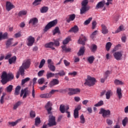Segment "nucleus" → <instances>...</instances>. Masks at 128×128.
Segmentation results:
<instances>
[{"instance_id":"052dcab7","label":"nucleus","mask_w":128,"mask_h":128,"mask_svg":"<svg viewBox=\"0 0 128 128\" xmlns=\"http://www.w3.org/2000/svg\"><path fill=\"white\" fill-rule=\"evenodd\" d=\"M106 124L108 125V126H112V120H111L110 118H108L106 120Z\"/></svg>"},{"instance_id":"774afa93","label":"nucleus","mask_w":128,"mask_h":128,"mask_svg":"<svg viewBox=\"0 0 128 128\" xmlns=\"http://www.w3.org/2000/svg\"><path fill=\"white\" fill-rule=\"evenodd\" d=\"M12 54L10 53H8L6 56L5 57V60H10V58L11 56H12Z\"/></svg>"},{"instance_id":"c756f323","label":"nucleus","mask_w":128,"mask_h":128,"mask_svg":"<svg viewBox=\"0 0 128 128\" xmlns=\"http://www.w3.org/2000/svg\"><path fill=\"white\" fill-rule=\"evenodd\" d=\"M12 40H14V38H12L8 39V40H7V42H6V48H10V44H12Z\"/></svg>"},{"instance_id":"b1692460","label":"nucleus","mask_w":128,"mask_h":128,"mask_svg":"<svg viewBox=\"0 0 128 128\" xmlns=\"http://www.w3.org/2000/svg\"><path fill=\"white\" fill-rule=\"evenodd\" d=\"M116 94L118 96V98L120 99L122 98V88H118L116 89Z\"/></svg>"},{"instance_id":"49530a36","label":"nucleus","mask_w":128,"mask_h":128,"mask_svg":"<svg viewBox=\"0 0 128 128\" xmlns=\"http://www.w3.org/2000/svg\"><path fill=\"white\" fill-rule=\"evenodd\" d=\"M54 44V42H50L46 44L44 46L45 48H50L52 46H53Z\"/></svg>"},{"instance_id":"9d476101","label":"nucleus","mask_w":128,"mask_h":128,"mask_svg":"<svg viewBox=\"0 0 128 128\" xmlns=\"http://www.w3.org/2000/svg\"><path fill=\"white\" fill-rule=\"evenodd\" d=\"M47 62L48 64V68L49 70H51V72H55L56 71V66H54V62L51 59H48L47 60Z\"/></svg>"},{"instance_id":"de8ad7c7","label":"nucleus","mask_w":128,"mask_h":128,"mask_svg":"<svg viewBox=\"0 0 128 128\" xmlns=\"http://www.w3.org/2000/svg\"><path fill=\"white\" fill-rule=\"evenodd\" d=\"M104 106L103 100L99 101L97 104L94 105V106L98 107V106Z\"/></svg>"},{"instance_id":"09e8293b","label":"nucleus","mask_w":128,"mask_h":128,"mask_svg":"<svg viewBox=\"0 0 128 128\" xmlns=\"http://www.w3.org/2000/svg\"><path fill=\"white\" fill-rule=\"evenodd\" d=\"M44 64H46V60H44V59H42L40 62L39 68H42L44 66Z\"/></svg>"},{"instance_id":"4468645a","label":"nucleus","mask_w":128,"mask_h":128,"mask_svg":"<svg viewBox=\"0 0 128 128\" xmlns=\"http://www.w3.org/2000/svg\"><path fill=\"white\" fill-rule=\"evenodd\" d=\"M38 22V19L36 18H34L30 20L28 23L34 26H36Z\"/></svg>"},{"instance_id":"58836bf2","label":"nucleus","mask_w":128,"mask_h":128,"mask_svg":"<svg viewBox=\"0 0 128 128\" xmlns=\"http://www.w3.org/2000/svg\"><path fill=\"white\" fill-rule=\"evenodd\" d=\"M20 86H18L15 89L14 94L15 96H18L20 94Z\"/></svg>"},{"instance_id":"c9c22d12","label":"nucleus","mask_w":128,"mask_h":128,"mask_svg":"<svg viewBox=\"0 0 128 128\" xmlns=\"http://www.w3.org/2000/svg\"><path fill=\"white\" fill-rule=\"evenodd\" d=\"M26 14H28V12L26 10H22L18 13V16H26Z\"/></svg>"},{"instance_id":"39448f33","label":"nucleus","mask_w":128,"mask_h":128,"mask_svg":"<svg viewBox=\"0 0 128 128\" xmlns=\"http://www.w3.org/2000/svg\"><path fill=\"white\" fill-rule=\"evenodd\" d=\"M99 114H102L104 118H110V110H106L104 108H102L100 109Z\"/></svg>"},{"instance_id":"473e14b6","label":"nucleus","mask_w":128,"mask_h":128,"mask_svg":"<svg viewBox=\"0 0 128 128\" xmlns=\"http://www.w3.org/2000/svg\"><path fill=\"white\" fill-rule=\"evenodd\" d=\"M16 56H14L8 59V62L10 64H14V62H16Z\"/></svg>"},{"instance_id":"bb28decb","label":"nucleus","mask_w":128,"mask_h":128,"mask_svg":"<svg viewBox=\"0 0 128 128\" xmlns=\"http://www.w3.org/2000/svg\"><path fill=\"white\" fill-rule=\"evenodd\" d=\"M41 98H50V96L49 93H45L40 95Z\"/></svg>"},{"instance_id":"7ed1b4c3","label":"nucleus","mask_w":128,"mask_h":128,"mask_svg":"<svg viewBox=\"0 0 128 128\" xmlns=\"http://www.w3.org/2000/svg\"><path fill=\"white\" fill-rule=\"evenodd\" d=\"M88 4V0H84L82 2V8L80 9V14H86L88 10H90V6H86Z\"/></svg>"},{"instance_id":"69168bd1","label":"nucleus","mask_w":128,"mask_h":128,"mask_svg":"<svg viewBox=\"0 0 128 128\" xmlns=\"http://www.w3.org/2000/svg\"><path fill=\"white\" fill-rule=\"evenodd\" d=\"M96 26V22L94 20L92 22V30H94Z\"/></svg>"},{"instance_id":"864d4df0","label":"nucleus","mask_w":128,"mask_h":128,"mask_svg":"<svg viewBox=\"0 0 128 128\" xmlns=\"http://www.w3.org/2000/svg\"><path fill=\"white\" fill-rule=\"evenodd\" d=\"M60 33V28L58 27H56L55 29L53 30V34L54 36L56 34Z\"/></svg>"},{"instance_id":"0e129e2a","label":"nucleus","mask_w":128,"mask_h":128,"mask_svg":"<svg viewBox=\"0 0 128 128\" xmlns=\"http://www.w3.org/2000/svg\"><path fill=\"white\" fill-rule=\"evenodd\" d=\"M96 32H98V30H95L91 34L90 36V38H92V40H94V36H96Z\"/></svg>"},{"instance_id":"dca6fc26","label":"nucleus","mask_w":128,"mask_h":128,"mask_svg":"<svg viewBox=\"0 0 128 128\" xmlns=\"http://www.w3.org/2000/svg\"><path fill=\"white\" fill-rule=\"evenodd\" d=\"M69 109L70 107L68 106H65L64 105L62 104L60 106V110L62 114H64V112H66V110H68Z\"/></svg>"},{"instance_id":"3c124183","label":"nucleus","mask_w":128,"mask_h":128,"mask_svg":"<svg viewBox=\"0 0 128 128\" xmlns=\"http://www.w3.org/2000/svg\"><path fill=\"white\" fill-rule=\"evenodd\" d=\"M30 80V78H26L22 80V85L24 86V84H26V82H28V80Z\"/></svg>"},{"instance_id":"72a5a7b5","label":"nucleus","mask_w":128,"mask_h":128,"mask_svg":"<svg viewBox=\"0 0 128 128\" xmlns=\"http://www.w3.org/2000/svg\"><path fill=\"white\" fill-rule=\"evenodd\" d=\"M62 48L63 50V52H70L71 50L70 48H66V46L64 45L62 46Z\"/></svg>"},{"instance_id":"1a4fd4ad","label":"nucleus","mask_w":128,"mask_h":128,"mask_svg":"<svg viewBox=\"0 0 128 128\" xmlns=\"http://www.w3.org/2000/svg\"><path fill=\"white\" fill-rule=\"evenodd\" d=\"M28 94H30V90H28V88H26L21 90L20 96H23V98H26V96H28Z\"/></svg>"},{"instance_id":"a878e982","label":"nucleus","mask_w":128,"mask_h":128,"mask_svg":"<svg viewBox=\"0 0 128 128\" xmlns=\"http://www.w3.org/2000/svg\"><path fill=\"white\" fill-rule=\"evenodd\" d=\"M106 100H110V96H112V92L110 90H108L106 93Z\"/></svg>"},{"instance_id":"c85d7f7f","label":"nucleus","mask_w":128,"mask_h":128,"mask_svg":"<svg viewBox=\"0 0 128 128\" xmlns=\"http://www.w3.org/2000/svg\"><path fill=\"white\" fill-rule=\"evenodd\" d=\"M55 75H56V74H54V73H52V72H48L46 74V78H47V80H49V78H54V76Z\"/></svg>"},{"instance_id":"0eeeda50","label":"nucleus","mask_w":128,"mask_h":128,"mask_svg":"<svg viewBox=\"0 0 128 128\" xmlns=\"http://www.w3.org/2000/svg\"><path fill=\"white\" fill-rule=\"evenodd\" d=\"M48 126H56V117L54 116H49Z\"/></svg>"},{"instance_id":"ddd939ff","label":"nucleus","mask_w":128,"mask_h":128,"mask_svg":"<svg viewBox=\"0 0 128 128\" xmlns=\"http://www.w3.org/2000/svg\"><path fill=\"white\" fill-rule=\"evenodd\" d=\"M52 102H50V101L48 102L45 106V108L48 111V114H52Z\"/></svg>"},{"instance_id":"4c0bfd02","label":"nucleus","mask_w":128,"mask_h":128,"mask_svg":"<svg viewBox=\"0 0 128 128\" xmlns=\"http://www.w3.org/2000/svg\"><path fill=\"white\" fill-rule=\"evenodd\" d=\"M112 44L110 42H108L106 43V48L107 52H108L110 50V48H112Z\"/></svg>"},{"instance_id":"2eb2a0df","label":"nucleus","mask_w":128,"mask_h":128,"mask_svg":"<svg viewBox=\"0 0 128 128\" xmlns=\"http://www.w3.org/2000/svg\"><path fill=\"white\" fill-rule=\"evenodd\" d=\"M14 8L15 6L10 2H6V10H8V12L12 10V8Z\"/></svg>"},{"instance_id":"79ce46f5","label":"nucleus","mask_w":128,"mask_h":128,"mask_svg":"<svg viewBox=\"0 0 128 128\" xmlns=\"http://www.w3.org/2000/svg\"><path fill=\"white\" fill-rule=\"evenodd\" d=\"M80 124H84L86 122V118H84V114H82L80 117Z\"/></svg>"},{"instance_id":"5701e85b","label":"nucleus","mask_w":128,"mask_h":128,"mask_svg":"<svg viewBox=\"0 0 128 128\" xmlns=\"http://www.w3.org/2000/svg\"><path fill=\"white\" fill-rule=\"evenodd\" d=\"M86 49L84 48V46H82L80 48L79 52L78 53V56H84V52Z\"/></svg>"},{"instance_id":"603ef678","label":"nucleus","mask_w":128,"mask_h":128,"mask_svg":"<svg viewBox=\"0 0 128 128\" xmlns=\"http://www.w3.org/2000/svg\"><path fill=\"white\" fill-rule=\"evenodd\" d=\"M58 92V90H52L51 91L49 92V94L50 96V97L51 98L52 94H54L55 92Z\"/></svg>"},{"instance_id":"7c9ffc66","label":"nucleus","mask_w":128,"mask_h":128,"mask_svg":"<svg viewBox=\"0 0 128 128\" xmlns=\"http://www.w3.org/2000/svg\"><path fill=\"white\" fill-rule=\"evenodd\" d=\"M114 83L116 86H123V84H124V82L118 80H116L114 81Z\"/></svg>"},{"instance_id":"4be33fe9","label":"nucleus","mask_w":128,"mask_h":128,"mask_svg":"<svg viewBox=\"0 0 128 128\" xmlns=\"http://www.w3.org/2000/svg\"><path fill=\"white\" fill-rule=\"evenodd\" d=\"M78 32V27L77 26H74L69 30V32H74V34H76V32Z\"/></svg>"},{"instance_id":"9b49d317","label":"nucleus","mask_w":128,"mask_h":128,"mask_svg":"<svg viewBox=\"0 0 128 128\" xmlns=\"http://www.w3.org/2000/svg\"><path fill=\"white\" fill-rule=\"evenodd\" d=\"M113 56L116 60H120L122 58V52H116L113 54Z\"/></svg>"},{"instance_id":"f257e3e1","label":"nucleus","mask_w":128,"mask_h":128,"mask_svg":"<svg viewBox=\"0 0 128 128\" xmlns=\"http://www.w3.org/2000/svg\"><path fill=\"white\" fill-rule=\"evenodd\" d=\"M30 61L28 60H24L22 66L20 68L19 72H18L16 75V78H20V74L24 76V70H26L30 68Z\"/></svg>"},{"instance_id":"4d7b16f0","label":"nucleus","mask_w":128,"mask_h":128,"mask_svg":"<svg viewBox=\"0 0 128 128\" xmlns=\"http://www.w3.org/2000/svg\"><path fill=\"white\" fill-rule=\"evenodd\" d=\"M110 74H112V72L109 70H107L106 72H105L104 74V76L105 77V78H108V76H110Z\"/></svg>"},{"instance_id":"338daca9","label":"nucleus","mask_w":128,"mask_h":128,"mask_svg":"<svg viewBox=\"0 0 128 128\" xmlns=\"http://www.w3.org/2000/svg\"><path fill=\"white\" fill-rule=\"evenodd\" d=\"M44 70H40L38 72V76H42L44 75Z\"/></svg>"},{"instance_id":"a18cd8bd","label":"nucleus","mask_w":128,"mask_h":128,"mask_svg":"<svg viewBox=\"0 0 128 128\" xmlns=\"http://www.w3.org/2000/svg\"><path fill=\"white\" fill-rule=\"evenodd\" d=\"M55 74L60 76H66V72L64 70H62L60 72Z\"/></svg>"},{"instance_id":"cd10ccee","label":"nucleus","mask_w":128,"mask_h":128,"mask_svg":"<svg viewBox=\"0 0 128 128\" xmlns=\"http://www.w3.org/2000/svg\"><path fill=\"white\" fill-rule=\"evenodd\" d=\"M6 38H8L7 32H5L4 34L2 32L0 33V40H6Z\"/></svg>"},{"instance_id":"e2e57ef3","label":"nucleus","mask_w":128,"mask_h":128,"mask_svg":"<svg viewBox=\"0 0 128 128\" xmlns=\"http://www.w3.org/2000/svg\"><path fill=\"white\" fill-rule=\"evenodd\" d=\"M44 82V78H41L38 80V84H42Z\"/></svg>"},{"instance_id":"bf43d9fd","label":"nucleus","mask_w":128,"mask_h":128,"mask_svg":"<svg viewBox=\"0 0 128 128\" xmlns=\"http://www.w3.org/2000/svg\"><path fill=\"white\" fill-rule=\"evenodd\" d=\"M30 116L34 118H36V112L34 111L31 110L30 112Z\"/></svg>"},{"instance_id":"c03bdc74","label":"nucleus","mask_w":128,"mask_h":128,"mask_svg":"<svg viewBox=\"0 0 128 128\" xmlns=\"http://www.w3.org/2000/svg\"><path fill=\"white\" fill-rule=\"evenodd\" d=\"M20 104H22V102L20 101H18V102H16L14 106V110H16V108H18L19 106H20Z\"/></svg>"},{"instance_id":"ea45409f","label":"nucleus","mask_w":128,"mask_h":128,"mask_svg":"<svg viewBox=\"0 0 128 128\" xmlns=\"http://www.w3.org/2000/svg\"><path fill=\"white\" fill-rule=\"evenodd\" d=\"M92 20V18H89L87 20H85L84 22V26H88V24H90Z\"/></svg>"},{"instance_id":"6e6552de","label":"nucleus","mask_w":128,"mask_h":128,"mask_svg":"<svg viewBox=\"0 0 128 128\" xmlns=\"http://www.w3.org/2000/svg\"><path fill=\"white\" fill-rule=\"evenodd\" d=\"M68 94L70 96H72V94H80V90L79 88H69L68 89Z\"/></svg>"},{"instance_id":"f03ea898","label":"nucleus","mask_w":128,"mask_h":128,"mask_svg":"<svg viewBox=\"0 0 128 128\" xmlns=\"http://www.w3.org/2000/svg\"><path fill=\"white\" fill-rule=\"evenodd\" d=\"M1 82L3 84H6L10 80H12L14 78V74L11 73L6 74V72H4L2 74L1 76Z\"/></svg>"},{"instance_id":"aec40b11","label":"nucleus","mask_w":128,"mask_h":128,"mask_svg":"<svg viewBox=\"0 0 128 128\" xmlns=\"http://www.w3.org/2000/svg\"><path fill=\"white\" fill-rule=\"evenodd\" d=\"M74 18H76V14H72L68 16V18H66V22L68 23L70 22H72L74 20Z\"/></svg>"},{"instance_id":"f3484780","label":"nucleus","mask_w":128,"mask_h":128,"mask_svg":"<svg viewBox=\"0 0 128 128\" xmlns=\"http://www.w3.org/2000/svg\"><path fill=\"white\" fill-rule=\"evenodd\" d=\"M104 4H106V1L103 0L102 1L100 2L97 4L96 6V10H98V8H102L104 6Z\"/></svg>"},{"instance_id":"e433bc0d","label":"nucleus","mask_w":128,"mask_h":128,"mask_svg":"<svg viewBox=\"0 0 128 128\" xmlns=\"http://www.w3.org/2000/svg\"><path fill=\"white\" fill-rule=\"evenodd\" d=\"M122 30H124V26H120L114 32H112V34H118V32H122Z\"/></svg>"},{"instance_id":"13d9d810","label":"nucleus","mask_w":128,"mask_h":128,"mask_svg":"<svg viewBox=\"0 0 128 128\" xmlns=\"http://www.w3.org/2000/svg\"><path fill=\"white\" fill-rule=\"evenodd\" d=\"M6 93H3L2 94V96L0 100V104H4V96L6 95Z\"/></svg>"},{"instance_id":"a211bd4d","label":"nucleus","mask_w":128,"mask_h":128,"mask_svg":"<svg viewBox=\"0 0 128 128\" xmlns=\"http://www.w3.org/2000/svg\"><path fill=\"white\" fill-rule=\"evenodd\" d=\"M60 84V81L58 79H53L51 82L49 83V86L50 88H52V86H56V84Z\"/></svg>"},{"instance_id":"6e6d98bb","label":"nucleus","mask_w":128,"mask_h":128,"mask_svg":"<svg viewBox=\"0 0 128 128\" xmlns=\"http://www.w3.org/2000/svg\"><path fill=\"white\" fill-rule=\"evenodd\" d=\"M74 118H78V111H76L74 110Z\"/></svg>"},{"instance_id":"2f4dec72","label":"nucleus","mask_w":128,"mask_h":128,"mask_svg":"<svg viewBox=\"0 0 128 128\" xmlns=\"http://www.w3.org/2000/svg\"><path fill=\"white\" fill-rule=\"evenodd\" d=\"M48 6H43L40 10L42 14H46V12H48Z\"/></svg>"},{"instance_id":"5fc2aeb1","label":"nucleus","mask_w":128,"mask_h":128,"mask_svg":"<svg viewBox=\"0 0 128 128\" xmlns=\"http://www.w3.org/2000/svg\"><path fill=\"white\" fill-rule=\"evenodd\" d=\"M97 48H98V47L96 46V45L93 44V45H92V46L91 47V50L93 52H96V50Z\"/></svg>"},{"instance_id":"f704fd0d","label":"nucleus","mask_w":128,"mask_h":128,"mask_svg":"<svg viewBox=\"0 0 128 128\" xmlns=\"http://www.w3.org/2000/svg\"><path fill=\"white\" fill-rule=\"evenodd\" d=\"M87 60L89 62V64H92L94 62V56H92L88 57L87 58Z\"/></svg>"},{"instance_id":"37998d69","label":"nucleus","mask_w":128,"mask_h":128,"mask_svg":"<svg viewBox=\"0 0 128 128\" xmlns=\"http://www.w3.org/2000/svg\"><path fill=\"white\" fill-rule=\"evenodd\" d=\"M14 86L12 85H9L6 88V90L7 92H12Z\"/></svg>"},{"instance_id":"423d86ee","label":"nucleus","mask_w":128,"mask_h":128,"mask_svg":"<svg viewBox=\"0 0 128 128\" xmlns=\"http://www.w3.org/2000/svg\"><path fill=\"white\" fill-rule=\"evenodd\" d=\"M58 24V20H55L48 22L44 28V32H48L50 28H52L53 26H54Z\"/></svg>"},{"instance_id":"8fccbe9b","label":"nucleus","mask_w":128,"mask_h":128,"mask_svg":"<svg viewBox=\"0 0 128 128\" xmlns=\"http://www.w3.org/2000/svg\"><path fill=\"white\" fill-rule=\"evenodd\" d=\"M70 37H68L66 38L64 41L62 42L63 44H66L70 42Z\"/></svg>"},{"instance_id":"6ab92c4d","label":"nucleus","mask_w":128,"mask_h":128,"mask_svg":"<svg viewBox=\"0 0 128 128\" xmlns=\"http://www.w3.org/2000/svg\"><path fill=\"white\" fill-rule=\"evenodd\" d=\"M86 40H88V39L86 38V36H82L79 39L78 42L80 44H84Z\"/></svg>"},{"instance_id":"393cba45","label":"nucleus","mask_w":128,"mask_h":128,"mask_svg":"<svg viewBox=\"0 0 128 128\" xmlns=\"http://www.w3.org/2000/svg\"><path fill=\"white\" fill-rule=\"evenodd\" d=\"M20 122V119H18L15 122H8V126H14L16 124H18Z\"/></svg>"},{"instance_id":"a19ab883","label":"nucleus","mask_w":128,"mask_h":128,"mask_svg":"<svg viewBox=\"0 0 128 128\" xmlns=\"http://www.w3.org/2000/svg\"><path fill=\"white\" fill-rule=\"evenodd\" d=\"M40 124V118L37 117L35 118V126H38Z\"/></svg>"},{"instance_id":"680f3d73","label":"nucleus","mask_w":128,"mask_h":128,"mask_svg":"<svg viewBox=\"0 0 128 128\" xmlns=\"http://www.w3.org/2000/svg\"><path fill=\"white\" fill-rule=\"evenodd\" d=\"M126 122H128V118H125L122 121V124L124 126H126Z\"/></svg>"},{"instance_id":"20e7f679","label":"nucleus","mask_w":128,"mask_h":128,"mask_svg":"<svg viewBox=\"0 0 128 128\" xmlns=\"http://www.w3.org/2000/svg\"><path fill=\"white\" fill-rule=\"evenodd\" d=\"M96 82V80L94 78L88 76L87 79L86 80V82L84 84H86L89 86H94V84Z\"/></svg>"},{"instance_id":"f8f14e48","label":"nucleus","mask_w":128,"mask_h":128,"mask_svg":"<svg viewBox=\"0 0 128 128\" xmlns=\"http://www.w3.org/2000/svg\"><path fill=\"white\" fill-rule=\"evenodd\" d=\"M34 38L32 37V36H30L28 37L27 39V46H32L34 44Z\"/></svg>"},{"instance_id":"412c9836","label":"nucleus","mask_w":128,"mask_h":128,"mask_svg":"<svg viewBox=\"0 0 128 128\" xmlns=\"http://www.w3.org/2000/svg\"><path fill=\"white\" fill-rule=\"evenodd\" d=\"M101 26L102 28V34H106L108 32V30L106 26L104 24H102Z\"/></svg>"}]
</instances>
